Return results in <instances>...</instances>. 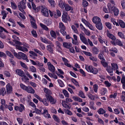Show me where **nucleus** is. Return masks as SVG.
<instances>
[{
	"label": "nucleus",
	"instance_id": "8",
	"mask_svg": "<svg viewBox=\"0 0 125 125\" xmlns=\"http://www.w3.org/2000/svg\"><path fill=\"white\" fill-rule=\"evenodd\" d=\"M84 34H80L79 35L80 39L82 41L86 44L88 45V43L87 42V39L84 36Z\"/></svg>",
	"mask_w": 125,
	"mask_h": 125
},
{
	"label": "nucleus",
	"instance_id": "11",
	"mask_svg": "<svg viewBox=\"0 0 125 125\" xmlns=\"http://www.w3.org/2000/svg\"><path fill=\"white\" fill-rule=\"evenodd\" d=\"M50 102V104H55L56 103V100L52 96H50L47 98Z\"/></svg>",
	"mask_w": 125,
	"mask_h": 125
},
{
	"label": "nucleus",
	"instance_id": "51",
	"mask_svg": "<svg viewBox=\"0 0 125 125\" xmlns=\"http://www.w3.org/2000/svg\"><path fill=\"white\" fill-rule=\"evenodd\" d=\"M85 34L88 36H89L90 35V32L89 31L87 30L85 28L83 30Z\"/></svg>",
	"mask_w": 125,
	"mask_h": 125
},
{
	"label": "nucleus",
	"instance_id": "16",
	"mask_svg": "<svg viewBox=\"0 0 125 125\" xmlns=\"http://www.w3.org/2000/svg\"><path fill=\"white\" fill-rule=\"evenodd\" d=\"M107 36L113 41L115 40L116 39L115 37L111 33L108 31H106Z\"/></svg>",
	"mask_w": 125,
	"mask_h": 125
},
{
	"label": "nucleus",
	"instance_id": "38",
	"mask_svg": "<svg viewBox=\"0 0 125 125\" xmlns=\"http://www.w3.org/2000/svg\"><path fill=\"white\" fill-rule=\"evenodd\" d=\"M87 95L91 100H94V97L89 93H88L87 94Z\"/></svg>",
	"mask_w": 125,
	"mask_h": 125
},
{
	"label": "nucleus",
	"instance_id": "64",
	"mask_svg": "<svg viewBox=\"0 0 125 125\" xmlns=\"http://www.w3.org/2000/svg\"><path fill=\"white\" fill-rule=\"evenodd\" d=\"M83 111L85 112H88L89 111V109L86 106L82 108Z\"/></svg>",
	"mask_w": 125,
	"mask_h": 125
},
{
	"label": "nucleus",
	"instance_id": "20",
	"mask_svg": "<svg viewBox=\"0 0 125 125\" xmlns=\"http://www.w3.org/2000/svg\"><path fill=\"white\" fill-rule=\"evenodd\" d=\"M94 102L93 101H91L90 102L89 106L91 109L95 110L96 109V108L94 106Z\"/></svg>",
	"mask_w": 125,
	"mask_h": 125
},
{
	"label": "nucleus",
	"instance_id": "35",
	"mask_svg": "<svg viewBox=\"0 0 125 125\" xmlns=\"http://www.w3.org/2000/svg\"><path fill=\"white\" fill-rule=\"evenodd\" d=\"M62 92L65 97H69V94L68 92L65 89L63 90Z\"/></svg>",
	"mask_w": 125,
	"mask_h": 125
},
{
	"label": "nucleus",
	"instance_id": "60",
	"mask_svg": "<svg viewBox=\"0 0 125 125\" xmlns=\"http://www.w3.org/2000/svg\"><path fill=\"white\" fill-rule=\"evenodd\" d=\"M89 58L90 60L92 61H93L96 62L97 60V58H96V57H93L92 56H91Z\"/></svg>",
	"mask_w": 125,
	"mask_h": 125
},
{
	"label": "nucleus",
	"instance_id": "9",
	"mask_svg": "<svg viewBox=\"0 0 125 125\" xmlns=\"http://www.w3.org/2000/svg\"><path fill=\"white\" fill-rule=\"evenodd\" d=\"M102 64L104 67H107L106 70L109 73H112L113 72V70L110 69V66L107 63H102Z\"/></svg>",
	"mask_w": 125,
	"mask_h": 125
},
{
	"label": "nucleus",
	"instance_id": "36",
	"mask_svg": "<svg viewBox=\"0 0 125 125\" xmlns=\"http://www.w3.org/2000/svg\"><path fill=\"white\" fill-rule=\"evenodd\" d=\"M53 118L54 120L56 122L59 123L60 122V119L58 117L55 115H53Z\"/></svg>",
	"mask_w": 125,
	"mask_h": 125
},
{
	"label": "nucleus",
	"instance_id": "14",
	"mask_svg": "<svg viewBox=\"0 0 125 125\" xmlns=\"http://www.w3.org/2000/svg\"><path fill=\"white\" fill-rule=\"evenodd\" d=\"M92 21L94 23L96 24L100 22L101 20L99 17L95 16L93 17L92 19Z\"/></svg>",
	"mask_w": 125,
	"mask_h": 125
},
{
	"label": "nucleus",
	"instance_id": "62",
	"mask_svg": "<svg viewBox=\"0 0 125 125\" xmlns=\"http://www.w3.org/2000/svg\"><path fill=\"white\" fill-rule=\"evenodd\" d=\"M21 65L24 69H28V67L24 63H21Z\"/></svg>",
	"mask_w": 125,
	"mask_h": 125
},
{
	"label": "nucleus",
	"instance_id": "13",
	"mask_svg": "<svg viewBox=\"0 0 125 125\" xmlns=\"http://www.w3.org/2000/svg\"><path fill=\"white\" fill-rule=\"evenodd\" d=\"M15 47L17 49L21 50L23 52L24 51L27 52L28 51L27 48L23 46L21 47L19 45H16L15 46Z\"/></svg>",
	"mask_w": 125,
	"mask_h": 125
},
{
	"label": "nucleus",
	"instance_id": "10",
	"mask_svg": "<svg viewBox=\"0 0 125 125\" xmlns=\"http://www.w3.org/2000/svg\"><path fill=\"white\" fill-rule=\"evenodd\" d=\"M69 17L66 13H63L62 17V20L63 22H67L68 20L69 21Z\"/></svg>",
	"mask_w": 125,
	"mask_h": 125
},
{
	"label": "nucleus",
	"instance_id": "26",
	"mask_svg": "<svg viewBox=\"0 0 125 125\" xmlns=\"http://www.w3.org/2000/svg\"><path fill=\"white\" fill-rule=\"evenodd\" d=\"M98 114L100 115L103 114L106 112L105 110L102 108H99L97 111Z\"/></svg>",
	"mask_w": 125,
	"mask_h": 125
},
{
	"label": "nucleus",
	"instance_id": "59",
	"mask_svg": "<svg viewBox=\"0 0 125 125\" xmlns=\"http://www.w3.org/2000/svg\"><path fill=\"white\" fill-rule=\"evenodd\" d=\"M31 2L33 8L34 10H36V12H38V8H35V6L34 2Z\"/></svg>",
	"mask_w": 125,
	"mask_h": 125
},
{
	"label": "nucleus",
	"instance_id": "21",
	"mask_svg": "<svg viewBox=\"0 0 125 125\" xmlns=\"http://www.w3.org/2000/svg\"><path fill=\"white\" fill-rule=\"evenodd\" d=\"M47 100V99H46L45 98L42 99H41V100H40V101L42 102L43 104L44 105L46 106H48L49 105V102Z\"/></svg>",
	"mask_w": 125,
	"mask_h": 125
},
{
	"label": "nucleus",
	"instance_id": "2",
	"mask_svg": "<svg viewBox=\"0 0 125 125\" xmlns=\"http://www.w3.org/2000/svg\"><path fill=\"white\" fill-rule=\"evenodd\" d=\"M14 55L17 58L21 59L22 58L23 60H26L27 62H29L28 59H27V57L26 55L25 54L21 52H19L18 53L15 52L14 53Z\"/></svg>",
	"mask_w": 125,
	"mask_h": 125
},
{
	"label": "nucleus",
	"instance_id": "47",
	"mask_svg": "<svg viewBox=\"0 0 125 125\" xmlns=\"http://www.w3.org/2000/svg\"><path fill=\"white\" fill-rule=\"evenodd\" d=\"M51 34L52 36L55 38L56 37V35L55 34V32L53 31H50Z\"/></svg>",
	"mask_w": 125,
	"mask_h": 125
},
{
	"label": "nucleus",
	"instance_id": "63",
	"mask_svg": "<svg viewBox=\"0 0 125 125\" xmlns=\"http://www.w3.org/2000/svg\"><path fill=\"white\" fill-rule=\"evenodd\" d=\"M0 57H3L4 58H6V56L5 53L0 51Z\"/></svg>",
	"mask_w": 125,
	"mask_h": 125
},
{
	"label": "nucleus",
	"instance_id": "41",
	"mask_svg": "<svg viewBox=\"0 0 125 125\" xmlns=\"http://www.w3.org/2000/svg\"><path fill=\"white\" fill-rule=\"evenodd\" d=\"M79 95L80 97L83 98H85V96L84 95V93L82 91H79Z\"/></svg>",
	"mask_w": 125,
	"mask_h": 125
},
{
	"label": "nucleus",
	"instance_id": "30",
	"mask_svg": "<svg viewBox=\"0 0 125 125\" xmlns=\"http://www.w3.org/2000/svg\"><path fill=\"white\" fill-rule=\"evenodd\" d=\"M119 23L120 26L123 28L125 27V23L121 20H119Z\"/></svg>",
	"mask_w": 125,
	"mask_h": 125
},
{
	"label": "nucleus",
	"instance_id": "24",
	"mask_svg": "<svg viewBox=\"0 0 125 125\" xmlns=\"http://www.w3.org/2000/svg\"><path fill=\"white\" fill-rule=\"evenodd\" d=\"M73 99L75 101H77L80 102H82V100L80 97L76 96H73L72 97Z\"/></svg>",
	"mask_w": 125,
	"mask_h": 125
},
{
	"label": "nucleus",
	"instance_id": "39",
	"mask_svg": "<svg viewBox=\"0 0 125 125\" xmlns=\"http://www.w3.org/2000/svg\"><path fill=\"white\" fill-rule=\"evenodd\" d=\"M59 28L61 29H65V28L62 22H60L59 23Z\"/></svg>",
	"mask_w": 125,
	"mask_h": 125
},
{
	"label": "nucleus",
	"instance_id": "23",
	"mask_svg": "<svg viewBox=\"0 0 125 125\" xmlns=\"http://www.w3.org/2000/svg\"><path fill=\"white\" fill-rule=\"evenodd\" d=\"M11 4L12 8L14 10H16L17 8L16 4L13 1L11 2Z\"/></svg>",
	"mask_w": 125,
	"mask_h": 125
},
{
	"label": "nucleus",
	"instance_id": "57",
	"mask_svg": "<svg viewBox=\"0 0 125 125\" xmlns=\"http://www.w3.org/2000/svg\"><path fill=\"white\" fill-rule=\"evenodd\" d=\"M48 1L52 6L53 7L54 6L55 2L53 0H48Z\"/></svg>",
	"mask_w": 125,
	"mask_h": 125
},
{
	"label": "nucleus",
	"instance_id": "54",
	"mask_svg": "<svg viewBox=\"0 0 125 125\" xmlns=\"http://www.w3.org/2000/svg\"><path fill=\"white\" fill-rule=\"evenodd\" d=\"M30 69L31 71L32 72H36V70L35 68L33 66H30Z\"/></svg>",
	"mask_w": 125,
	"mask_h": 125
},
{
	"label": "nucleus",
	"instance_id": "49",
	"mask_svg": "<svg viewBox=\"0 0 125 125\" xmlns=\"http://www.w3.org/2000/svg\"><path fill=\"white\" fill-rule=\"evenodd\" d=\"M118 34L120 38H124L125 36L124 35V34L122 32H119L118 33Z\"/></svg>",
	"mask_w": 125,
	"mask_h": 125
},
{
	"label": "nucleus",
	"instance_id": "29",
	"mask_svg": "<svg viewBox=\"0 0 125 125\" xmlns=\"http://www.w3.org/2000/svg\"><path fill=\"white\" fill-rule=\"evenodd\" d=\"M71 81L76 86L79 87L80 85L74 79L72 78L71 79Z\"/></svg>",
	"mask_w": 125,
	"mask_h": 125
},
{
	"label": "nucleus",
	"instance_id": "48",
	"mask_svg": "<svg viewBox=\"0 0 125 125\" xmlns=\"http://www.w3.org/2000/svg\"><path fill=\"white\" fill-rule=\"evenodd\" d=\"M65 113L66 114L70 115H72V113L71 111L69 110L68 109H65Z\"/></svg>",
	"mask_w": 125,
	"mask_h": 125
},
{
	"label": "nucleus",
	"instance_id": "28",
	"mask_svg": "<svg viewBox=\"0 0 125 125\" xmlns=\"http://www.w3.org/2000/svg\"><path fill=\"white\" fill-rule=\"evenodd\" d=\"M112 66V69L110 68V69H112L113 71V69L114 70H117L118 69V66L115 63H112L111 64Z\"/></svg>",
	"mask_w": 125,
	"mask_h": 125
},
{
	"label": "nucleus",
	"instance_id": "32",
	"mask_svg": "<svg viewBox=\"0 0 125 125\" xmlns=\"http://www.w3.org/2000/svg\"><path fill=\"white\" fill-rule=\"evenodd\" d=\"M107 92L106 89V88H104L101 90L100 93L102 95H104Z\"/></svg>",
	"mask_w": 125,
	"mask_h": 125
},
{
	"label": "nucleus",
	"instance_id": "53",
	"mask_svg": "<svg viewBox=\"0 0 125 125\" xmlns=\"http://www.w3.org/2000/svg\"><path fill=\"white\" fill-rule=\"evenodd\" d=\"M104 83L106 86L107 87H110L111 85V84L108 81H104Z\"/></svg>",
	"mask_w": 125,
	"mask_h": 125
},
{
	"label": "nucleus",
	"instance_id": "15",
	"mask_svg": "<svg viewBox=\"0 0 125 125\" xmlns=\"http://www.w3.org/2000/svg\"><path fill=\"white\" fill-rule=\"evenodd\" d=\"M15 72L17 74L21 77L25 74L24 72L21 69H16Z\"/></svg>",
	"mask_w": 125,
	"mask_h": 125
},
{
	"label": "nucleus",
	"instance_id": "40",
	"mask_svg": "<svg viewBox=\"0 0 125 125\" xmlns=\"http://www.w3.org/2000/svg\"><path fill=\"white\" fill-rule=\"evenodd\" d=\"M64 4L62 0H61L59 2V5L61 9H63L64 8Z\"/></svg>",
	"mask_w": 125,
	"mask_h": 125
},
{
	"label": "nucleus",
	"instance_id": "27",
	"mask_svg": "<svg viewBox=\"0 0 125 125\" xmlns=\"http://www.w3.org/2000/svg\"><path fill=\"white\" fill-rule=\"evenodd\" d=\"M6 93L5 89L4 88H2L0 89V95H2L3 96L6 94Z\"/></svg>",
	"mask_w": 125,
	"mask_h": 125
},
{
	"label": "nucleus",
	"instance_id": "19",
	"mask_svg": "<svg viewBox=\"0 0 125 125\" xmlns=\"http://www.w3.org/2000/svg\"><path fill=\"white\" fill-rule=\"evenodd\" d=\"M6 87L7 93H10L12 91V87L10 84L9 83L8 84L6 85Z\"/></svg>",
	"mask_w": 125,
	"mask_h": 125
},
{
	"label": "nucleus",
	"instance_id": "18",
	"mask_svg": "<svg viewBox=\"0 0 125 125\" xmlns=\"http://www.w3.org/2000/svg\"><path fill=\"white\" fill-rule=\"evenodd\" d=\"M64 7L66 10V11H69L70 10H73V8L71 6H70L68 4L65 3L64 4Z\"/></svg>",
	"mask_w": 125,
	"mask_h": 125
},
{
	"label": "nucleus",
	"instance_id": "37",
	"mask_svg": "<svg viewBox=\"0 0 125 125\" xmlns=\"http://www.w3.org/2000/svg\"><path fill=\"white\" fill-rule=\"evenodd\" d=\"M40 25L45 30L48 31L49 30L48 28L45 25L42 23H40Z\"/></svg>",
	"mask_w": 125,
	"mask_h": 125
},
{
	"label": "nucleus",
	"instance_id": "58",
	"mask_svg": "<svg viewBox=\"0 0 125 125\" xmlns=\"http://www.w3.org/2000/svg\"><path fill=\"white\" fill-rule=\"evenodd\" d=\"M121 83L123 84L125 83V76L124 74L122 75V78L121 79Z\"/></svg>",
	"mask_w": 125,
	"mask_h": 125
},
{
	"label": "nucleus",
	"instance_id": "45",
	"mask_svg": "<svg viewBox=\"0 0 125 125\" xmlns=\"http://www.w3.org/2000/svg\"><path fill=\"white\" fill-rule=\"evenodd\" d=\"M42 41L43 42L47 44L49 43L51 41H48L46 39H43L42 38H41Z\"/></svg>",
	"mask_w": 125,
	"mask_h": 125
},
{
	"label": "nucleus",
	"instance_id": "31",
	"mask_svg": "<svg viewBox=\"0 0 125 125\" xmlns=\"http://www.w3.org/2000/svg\"><path fill=\"white\" fill-rule=\"evenodd\" d=\"M93 52L94 54H97L99 52L98 49L95 47H94L93 48Z\"/></svg>",
	"mask_w": 125,
	"mask_h": 125
},
{
	"label": "nucleus",
	"instance_id": "5",
	"mask_svg": "<svg viewBox=\"0 0 125 125\" xmlns=\"http://www.w3.org/2000/svg\"><path fill=\"white\" fill-rule=\"evenodd\" d=\"M43 90L44 93L46 94L45 96L46 99L51 96V95L52 94V92L50 90L46 88H44Z\"/></svg>",
	"mask_w": 125,
	"mask_h": 125
},
{
	"label": "nucleus",
	"instance_id": "7",
	"mask_svg": "<svg viewBox=\"0 0 125 125\" xmlns=\"http://www.w3.org/2000/svg\"><path fill=\"white\" fill-rule=\"evenodd\" d=\"M48 44L49 45L47 46V50L51 53H52L53 51V48L54 47V45L51 42Z\"/></svg>",
	"mask_w": 125,
	"mask_h": 125
},
{
	"label": "nucleus",
	"instance_id": "33",
	"mask_svg": "<svg viewBox=\"0 0 125 125\" xmlns=\"http://www.w3.org/2000/svg\"><path fill=\"white\" fill-rule=\"evenodd\" d=\"M103 55L101 53H100L99 54L98 57L101 60V62H105V59L103 57Z\"/></svg>",
	"mask_w": 125,
	"mask_h": 125
},
{
	"label": "nucleus",
	"instance_id": "6",
	"mask_svg": "<svg viewBox=\"0 0 125 125\" xmlns=\"http://www.w3.org/2000/svg\"><path fill=\"white\" fill-rule=\"evenodd\" d=\"M41 12L42 15L46 17L49 16V13L47 9L45 7H42L41 9Z\"/></svg>",
	"mask_w": 125,
	"mask_h": 125
},
{
	"label": "nucleus",
	"instance_id": "3",
	"mask_svg": "<svg viewBox=\"0 0 125 125\" xmlns=\"http://www.w3.org/2000/svg\"><path fill=\"white\" fill-rule=\"evenodd\" d=\"M85 69L89 72L93 73L94 74H96L98 72V70L94 67L91 65H86Z\"/></svg>",
	"mask_w": 125,
	"mask_h": 125
},
{
	"label": "nucleus",
	"instance_id": "61",
	"mask_svg": "<svg viewBox=\"0 0 125 125\" xmlns=\"http://www.w3.org/2000/svg\"><path fill=\"white\" fill-rule=\"evenodd\" d=\"M83 53L87 56H91L92 55V54L90 52H86L85 51H83Z\"/></svg>",
	"mask_w": 125,
	"mask_h": 125
},
{
	"label": "nucleus",
	"instance_id": "12",
	"mask_svg": "<svg viewBox=\"0 0 125 125\" xmlns=\"http://www.w3.org/2000/svg\"><path fill=\"white\" fill-rule=\"evenodd\" d=\"M49 70L52 72H55V69L54 66L51 64V63H47Z\"/></svg>",
	"mask_w": 125,
	"mask_h": 125
},
{
	"label": "nucleus",
	"instance_id": "50",
	"mask_svg": "<svg viewBox=\"0 0 125 125\" xmlns=\"http://www.w3.org/2000/svg\"><path fill=\"white\" fill-rule=\"evenodd\" d=\"M58 82L59 83L60 86L61 87H62L64 86V85L63 82L60 80L59 79L58 80Z\"/></svg>",
	"mask_w": 125,
	"mask_h": 125
},
{
	"label": "nucleus",
	"instance_id": "1",
	"mask_svg": "<svg viewBox=\"0 0 125 125\" xmlns=\"http://www.w3.org/2000/svg\"><path fill=\"white\" fill-rule=\"evenodd\" d=\"M20 86L22 89L28 93L34 94L35 92L34 90L30 86H26L22 83L20 84Z\"/></svg>",
	"mask_w": 125,
	"mask_h": 125
},
{
	"label": "nucleus",
	"instance_id": "25",
	"mask_svg": "<svg viewBox=\"0 0 125 125\" xmlns=\"http://www.w3.org/2000/svg\"><path fill=\"white\" fill-rule=\"evenodd\" d=\"M65 103V101H62V104L63 106L65 108L67 109H69L71 108V107L66 104Z\"/></svg>",
	"mask_w": 125,
	"mask_h": 125
},
{
	"label": "nucleus",
	"instance_id": "17",
	"mask_svg": "<svg viewBox=\"0 0 125 125\" xmlns=\"http://www.w3.org/2000/svg\"><path fill=\"white\" fill-rule=\"evenodd\" d=\"M63 46L66 48L69 49L72 46V44L70 43H67L66 42H64L63 43Z\"/></svg>",
	"mask_w": 125,
	"mask_h": 125
},
{
	"label": "nucleus",
	"instance_id": "52",
	"mask_svg": "<svg viewBox=\"0 0 125 125\" xmlns=\"http://www.w3.org/2000/svg\"><path fill=\"white\" fill-rule=\"evenodd\" d=\"M1 14L3 16L2 18L3 19H5V18L7 16L6 14L5 13V11L4 10H2L1 11Z\"/></svg>",
	"mask_w": 125,
	"mask_h": 125
},
{
	"label": "nucleus",
	"instance_id": "44",
	"mask_svg": "<svg viewBox=\"0 0 125 125\" xmlns=\"http://www.w3.org/2000/svg\"><path fill=\"white\" fill-rule=\"evenodd\" d=\"M31 25L35 29H36L37 28L36 24L35 23V21H31Z\"/></svg>",
	"mask_w": 125,
	"mask_h": 125
},
{
	"label": "nucleus",
	"instance_id": "4",
	"mask_svg": "<svg viewBox=\"0 0 125 125\" xmlns=\"http://www.w3.org/2000/svg\"><path fill=\"white\" fill-rule=\"evenodd\" d=\"M26 0H23L22 1L20 2L18 5L19 10L22 13L24 12L23 9H25L26 7L25 3Z\"/></svg>",
	"mask_w": 125,
	"mask_h": 125
},
{
	"label": "nucleus",
	"instance_id": "34",
	"mask_svg": "<svg viewBox=\"0 0 125 125\" xmlns=\"http://www.w3.org/2000/svg\"><path fill=\"white\" fill-rule=\"evenodd\" d=\"M21 77H22V80L25 82H26L27 81H28L29 80V79L25 75V74Z\"/></svg>",
	"mask_w": 125,
	"mask_h": 125
},
{
	"label": "nucleus",
	"instance_id": "56",
	"mask_svg": "<svg viewBox=\"0 0 125 125\" xmlns=\"http://www.w3.org/2000/svg\"><path fill=\"white\" fill-rule=\"evenodd\" d=\"M109 51H113L115 53H116L117 52V49L115 47L112 48L109 50Z\"/></svg>",
	"mask_w": 125,
	"mask_h": 125
},
{
	"label": "nucleus",
	"instance_id": "43",
	"mask_svg": "<svg viewBox=\"0 0 125 125\" xmlns=\"http://www.w3.org/2000/svg\"><path fill=\"white\" fill-rule=\"evenodd\" d=\"M82 5L84 7L87 6L88 5V3L86 0H83L82 2Z\"/></svg>",
	"mask_w": 125,
	"mask_h": 125
},
{
	"label": "nucleus",
	"instance_id": "42",
	"mask_svg": "<svg viewBox=\"0 0 125 125\" xmlns=\"http://www.w3.org/2000/svg\"><path fill=\"white\" fill-rule=\"evenodd\" d=\"M34 109L35 112L37 114H42V110L41 109L40 110L38 109L35 108Z\"/></svg>",
	"mask_w": 125,
	"mask_h": 125
},
{
	"label": "nucleus",
	"instance_id": "46",
	"mask_svg": "<svg viewBox=\"0 0 125 125\" xmlns=\"http://www.w3.org/2000/svg\"><path fill=\"white\" fill-rule=\"evenodd\" d=\"M116 45H118L120 46H123V44L122 42L118 39L116 40Z\"/></svg>",
	"mask_w": 125,
	"mask_h": 125
},
{
	"label": "nucleus",
	"instance_id": "55",
	"mask_svg": "<svg viewBox=\"0 0 125 125\" xmlns=\"http://www.w3.org/2000/svg\"><path fill=\"white\" fill-rule=\"evenodd\" d=\"M113 11L114 15H115L117 16L118 14L119 11L118 10L117 8H115L114 10Z\"/></svg>",
	"mask_w": 125,
	"mask_h": 125
},
{
	"label": "nucleus",
	"instance_id": "22",
	"mask_svg": "<svg viewBox=\"0 0 125 125\" xmlns=\"http://www.w3.org/2000/svg\"><path fill=\"white\" fill-rule=\"evenodd\" d=\"M96 27L98 30H101L103 28V26L102 23L100 22L96 24Z\"/></svg>",
	"mask_w": 125,
	"mask_h": 125
}]
</instances>
